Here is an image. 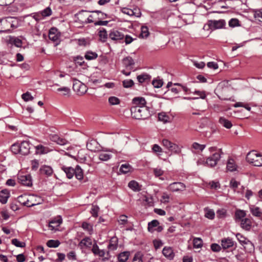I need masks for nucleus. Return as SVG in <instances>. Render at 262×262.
I'll list each match as a JSON object with an SVG mask.
<instances>
[{
  "instance_id": "1a4fd4ad",
  "label": "nucleus",
  "mask_w": 262,
  "mask_h": 262,
  "mask_svg": "<svg viewBox=\"0 0 262 262\" xmlns=\"http://www.w3.org/2000/svg\"><path fill=\"white\" fill-rule=\"evenodd\" d=\"M186 188V185L182 182H173L170 184L167 189L169 191L174 192H182Z\"/></svg>"
},
{
  "instance_id": "7ed1b4c3",
  "label": "nucleus",
  "mask_w": 262,
  "mask_h": 262,
  "mask_svg": "<svg viewBox=\"0 0 262 262\" xmlns=\"http://www.w3.org/2000/svg\"><path fill=\"white\" fill-rule=\"evenodd\" d=\"M246 160L255 166H262V154L258 153L255 150L248 152Z\"/></svg>"
},
{
  "instance_id": "c9c22d12",
  "label": "nucleus",
  "mask_w": 262,
  "mask_h": 262,
  "mask_svg": "<svg viewBox=\"0 0 262 262\" xmlns=\"http://www.w3.org/2000/svg\"><path fill=\"white\" fill-rule=\"evenodd\" d=\"M205 216L210 220H213L215 217V213L213 209L208 208H204Z\"/></svg>"
},
{
  "instance_id": "7c9ffc66",
  "label": "nucleus",
  "mask_w": 262,
  "mask_h": 262,
  "mask_svg": "<svg viewBox=\"0 0 262 262\" xmlns=\"http://www.w3.org/2000/svg\"><path fill=\"white\" fill-rule=\"evenodd\" d=\"M237 165L233 159H229L227 163V169L230 171H234L237 169Z\"/></svg>"
},
{
  "instance_id": "774afa93",
  "label": "nucleus",
  "mask_w": 262,
  "mask_h": 262,
  "mask_svg": "<svg viewBox=\"0 0 262 262\" xmlns=\"http://www.w3.org/2000/svg\"><path fill=\"white\" fill-rule=\"evenodd\" d=\"M229 26L231 27H235L239 26V20L236 18H232L229 21Z\"/></svg>"
},
{
  "instance_id": "f704fd0d",
  "label": "nucleus",
  "mask_w": 262,
  "mask_h": 262,
  "mask_svg": "<svg viewBox=\"0 0 262 262\" xmlns=\"http://www.w3.org/2000/svg\"><path fill=\"white\" fill-rule=\"evenodd\" d=\"M132 167L128 164H123L121 165L119 171L121 173L126 174L132 170Z\"/></svg>"
},
{
  "instance_id": "a211bd4d",
  "label": "nucleus",
  "mask_w": 262,
  "mask_h": 262,
  "mask_svg": "<svg viewBox=\"0 0 262 262\" xmlns=\"http://www.w3.org/2000/svg\"><path fill=\"white\" fill-rule=\"evenodd\" d=\"M241 227L242 229L249 231L252 227V222L250 219L248 218H245L240 222Z\"/></svg>"
},
{
  "instance_id": "4be33fe9",
  "label": "nucleus",
  "mask_w": 262,
  "mask_h": 262,
  "mask_svg": "<svg viewBox=\"0 0 262 262\" xmlns=\"http://www.w3.org/2000/svg\"><path fill=\"white\" fill-rule=\"evenodd\" d=\"M40 171L41 174H45L47 177L51 176L53 173L52 168L48 165H43L40 168Z\"/></svg>"
},
{
  "instance_id": "c03bdc74",
  "label": "nucleus",
  "mask_w": 262,
  "mask_h": 262,
  "mask_svg": "<svg viewBox=\"0 0 262 262\" xmlns=\"http://www.w3.org/2000/svg\"><path fill=\"white\" fill-rule=\"evenodd\" d=\"M192 147L196 151H202L206 147V145L200 144L197 142H194L192 144Z\"/></svg>"
},
{
  "instance_id": "f257e3e1",
  "label": "nucleus",
  "mask_w": 262,
  "mask_h": 262,
  "mask_svg": "<svg viewBox=\"0 0 262 262\" xmlns=\"http://www.w3.org/2000/svg\"><path fill=\"white\" fill-rule=\"evenodd\" d=\"M19 26V21L16 18L8 17L0 19V32L10 33L12 30Z\"/></svg>"
},
{
  "instance_id": "79ce46f5",
  "label": "nucleus",
  "mask_w": 262,
  "mask_h": 262,
  "mask_svg": "<svg viewBox=\"0 0 262 262\" xmlns=\"http://www.w3.org/2000/svg\"><path fill=\"white\" fill-rule=\"evenodd\" d=\"M84 57L86 59L91 60L96 59L98 57V55L96 52L89 51L85 53Z\"/></svg>"
},
{
  "instance_id": "37998d69",
  "label": "nucleus",
  "mask_w": 262,
  "mask_h": 262,
  "mask_svg": "<svg viewBox=\"0 0 262 262\" xmlns=\"http://www.w3.org/2000/svg\"><path fill=\"white\" fill-rule=\"evenodd\" d=\"M253 16L258 21L262 23V11L259 9L253 11Z\"/></svg>"
},
{
  "instance_id": "69168bd1",
  "label": "nucleus",
  "mask_w": 262,
  "mask_h": 262,
  "mask_svg": "<svg viewBox=\"0 0 262 262\" xmlns=\"http://www.w3.org/2000/svg\"><path fill=\"white\" fill-rule=\"evenodd\" d=\"M127 216L125 215H121L119 216L118 222L120 225H124L127 223Z\"/></svg>"
},
{
  "instance_id": "6ab92c4d",
  "label": "nucleus",
  "mask_w": 262,
  "mask_h": 262,
  "mask_svg": "<svg viewBox=\"0 0 262 262\" xmlns=\"http://www.w3.org/2000/svg\"><path fill=\"white\" fill-rule=\"evenodd\" d=\"M118 239L116 236H114L110 240L109 244L107 246V248L110 251H114L118 248Z\"/></svg>"
},
{
  "instance_id": "c756f323",
  "label": "nucleus",
  "mask_w": 262,
  "mask_h": 262,
  "mask_svg": "<svg viewBox=\"0 0 262 262\" xmlns=\"http://www.w3.org/2000/svg\"><path fill=\"white\" fill-rule=\"evenodd\" d=\"M160 224L159 222L157 220H154L148 223V231L150 233L155 231V229Z\"/></svg>"
},
{
  "instance_id": "b1692460",
  "label": "nucleus",
  "mask_w": 262,
  "mask_h": 262,
  "mask_svg": "<svg viewBox=\"0 0 262 262\" xmlns=\"http://www.w3.org/2000/svg\"><path fill=\"white\" fill-rule=\"evenodd\" d=\"M250 210L253 216L258 217L262 219V212L259 207L254 205H251L250 206Z\"/></svg>"
},
{
  "instance_id": "4c0bfd02",
  "label": "nucleus",
  "mask_w": 262,
  "mask_h": 262,
  "mask_svg": "<svg viewBox=\"0 0 262 262\" xmlns=\"http://www.w3.org/2000/svg\"><path fill=\"white\" fill-rule=\"evenodd\" d=\"M83 229L86 231L89 234H92L93 231V225L87 222H83L81 225Z\"/></svg>"
},
{
  "instance_id": "a878e982",
  "label": "nucleus",
  "mask_w": 262,
  "mask_h": 262,
  "mask_svg": "<svg viewBox=\"0 0 262 262\" xmlns=\"http://www.w3.org/2000/svg\"><path fill=\"white\" fill-rule=\"evenodd\" d=\"M61 169L65 172L66 176L68 179H72L74 175L75 168H72V167H67L65 166H62L61 167Z\"/></svg>"
},
{
  "instance_id": "2f4dec72",
  "label": "nucleus",
  "mask_w": 262,
  "mask_h": 262,
  "mask_svg": "<svg viewBox=\"0 0 262 262\" xmlns=\"http://www.w3.org/2000/svg\"><path fill=\"white\" fill-rule=\"evenodd\" d=\"M158 119L164 123L170 121V117L165 112H161L158 114Z\"/></svg>"
},
{
  "instance_id": "6e6d98bb",
  "label": "nucleus",
  "mask_w": 262,
  "mask_h": 262,
  "mask_svg": "<svg viewBox=\"0 0 262 262\" xmlns=\"http://www.w3.org/2000/svg\"><path fill=\"white\" fill-rule=\"evenodd\" d=\"M99 36L103 41H105L107 37L106 31L104 29H102L99 31Z\"/></svg>"
},
{
  "instance_id": "aec40b11",
  "label": "nucleus",
  "mask_w": 262,
  "mask_h": 262,
  "mask_svg": "<svg viewBox=\"0 0 262 262\" xmlns=\"http://www.w3.org/2000/svg\"><path fill=\"white\" fill-rule=\"evenodd\" d=\"M122 63L123 66L128 70H131L135 64L133 59L129 56L124 58L123 59Z\"/></svg>"
},
{
  "instance_id": "338daca9",
  "label": "nucleus",
  "mask_w": 262,
  "mask_h": 262,
  "mask_svg": "<svg viewBox=\"0 0 262 262\" xmlns=\"http://www.w3.org/2000/svg\"><path fill=\"white\" fill-rule=\"evenodd\" d=\"M240 183L236 181L235 179H232L230 181V187L235 190L236 188L239 185Z\"/></svg>"
},
{
  "instance_id": "393cba45",
  "label": "nucleus",
  "mask_w": 262,
  "mask_h": 262,
  "mask_svg": "<svg viewBox=\"0 0 262 262\" xmlns=\"http://www.w3.org/2000/svg\"><path fill=\"white\" fill-rule=\"evenodd\" d=\"M234 245V242L231 238H225L222 240L221 245L224 249H226L232 247Z\"/></svg>"
},
{
  "instance_id": "f3484780",
  "label": "nucleus",
  "mask_w": 262,
  "mask_h": 262,
  "mask_svg": "<svg viewBox=\"0 0 262 262\" xmlns=\"http://www.w3.org/2000/svg\"><path fill=\"white\" fill-rule=\"evenodd\" d=\"M92 240L90 237H85L82 239L79 244V246L81 249H86L91 248V246H93Z\"/></svg>"
},
{
  "instance_id": "13d9d810",
  "label": "nucleus",
  "mask_w": 262,
  "mask_h": 262,
  "mask_svg": "<svg viewBox=\"0 0 262 262\" xmlns=\"http://www.w3.org/2000/svg\"><path fill=\"white\" fill-rule=\"evenodd\" d=\"M122 84L124 88H129L134 84V82L132 79H126L123 81Z\"/></svg>"
},
{
  "instance_id": "a18cd8bd",
  "label": "nucleus",
  "mask_w": 262,
  "mask_h": 262,
  "mask_svg": "<svg viewBox=\"0 0 262 262\" xmlns=\"http://www.w3.org/2000/svg\"><path fill=\"white\" fill-rule=\"evenodd\" d=\"M193 245L195 248H201L203 246L202 239L200 237H195L193 240Z\"/></svg>"
},
{
  "instance_id": "bf43d9fd",
  "label": "nucleus",
  "mask_w": 262,
  "mask_h": 262,
  "mask_svg": "<svg viewBox=\"0 0 262 262\" xmlns=\"http://www.w3.org/2000/svg\"><path fill=\"white\" fill-rule=\"evenodd\" d=\"M216 214L219 218H224L226 216L227 211L224 208L220 209L216 211Z\"/></svg>"
},
{
  "instance_id": "de8ad7c7",
  "label": "nucleus",
  "mask_w": 262,
  "mask_h": 262,
  "mask_svg": "<svg viewBox=\"0 0 262 262\" xmlns=\"http://www.w3.org/2000/svg\"><path fill=\"white\" fill-rule=\"evenodd\" d=\"M148 28L146 26H142L141 28L140 37L143 38H147L149 35Z\"/></svg>"
},
{
  "instance_id": "49530a36",
  "label": "nucleus",
  "mask_w": 262,
  "mask_h": 262,
  "mask_svg": "<svg viewBox=\"0 0 262 262\" xmlns=\"http://www.w3.org/2000/svg\"><path fill=\"white\" fill-rule=\"evenodd\" d=\"M112 155L105 152H102L99 154V159L101 161H106L112 158Z\"/></svg>"
},
{
  "instance_id": "2eb2a0df",
  "label": "nucleus",
  "mask_w": 262,
  "mask_h": 262,
  "mask_svg": "<svg viewBox=\"0 0 262 262\" xmlns=\"http://www.w3.org/2000/svg\"><path fill=\"white\" fill-rule=\"evenodd\" d=\"M38 199L37 202H33V199H34V196L33 195L28 196L27 199L25 200L24 205L25 206L28 207H31L39 204H40L42 203L43 200L41 198H37Z\"/></svg>"
},
{
  "instance_id": "58836bf2",
  "label": "nucleus",
  "mask_w": 262,
  "mask_h": 262,
  "mask_svg": "<svg viewBox=\"0 0 262 262\" xmlns=\"http://www.w3.org/2000/svg\"><path fill=\"white\" fill-rule=\"evenodd\" d=\"M220 123L227 128H230L232 124L230 121L224 117H221L219 119Z\"/></svg>"
},
{
  "instance_id": "0eeeda50",
  "label": "nucleus",
  "mask_w": 262,
  "mask_h": 262,
  "mask_svg": "<svg viewBox=\"0 0 262 262\" xmlns=\"http://www.w3.org/2000/svg\"><path fill=\"white\" fill-rule=\"evenodd\" d=\"M17 147L19 153L23 155H27L30 152L31 144L28 141H24L20 144H14L13 149Z\"/></svg>"
},
{
  "instance_id": "603ef678",
  "label": "nucleus",
  "mask_w": 262,
  "mask_h": 262,
  "mask_svg": "<svg viewBox=\"0 0 262 262\" xmlns=\"http://www.w3.org/2000/svg\"><path fill=\"white\" fill-rule=\"evenodd\" d=\"M11 243L17 247L24 248L26 246L25 242H21L17 238L12 239Z\"/></svg>"
},
{
  "instance_id": "e2e57ef3",
  "label": "nucleus",
  "mask_w": 262,
  "mask_h": 262,
  "mask_svg": "<svg viewBox=\"0 0 262 262\" xmlns=\"http://www.w3.org/2000/svg\"><path fill=\"white\" fill-rule=\"evenodd\" d=\"M21 98L25 101H29L33 99V97L28 92L24 93L21 95Z\"/></svg>"
},
{
  "instance_id": "423d86ee",
  "label": "nucleus",
  "mask_w": 262,
  "mask_h": 262,
  "mask_svg": "<svg viewBox=\"0 0 262 262\" xmlns=\"http://www.w3.org/2000/svg\"><path fill=\"white\" fill-rule=\"evenodd\" d=\"M73 89L79 95L85 94L87 91L86 85L76 79H73Z\"/></svg>"
},
{
  "instance_id": "09e8293b",
  "label": "nucleus",
  "mask_w": 262,
  "mask_h": 262,
  "mask_svg": "<svg viewBox=\"0 0 262 262\" xmlns=\"http://www.w3.org/2000/svg\"><path fill=\"white\" fill-rule=\"evenodd\" d=\"M60 245V242L58 240L51 239L47 242V245L50 248H57Z\"/></svg>"
},
{
  "instance_id": "ea45409f",
  "label": "nucleus",
  "mask_w": 262,
  "mask_h": 262,
  "mask_svg": "<svg viewBox=\"0 0 262 262\" xmlns=\"http://www.w3.org/2000/svg\"><path fill=\"white\" fill-rule=\"evenodd\" d=\"M52 140L54 142H56L58 144L61 145H66L68 142V141L65 139L60 138L57 135L53 136Z\"/></svg>"
},
{
  "instance_id": "e433bc0d",
  "label": "nucleus",
  "mask_w": 262,
  "mask_h": 262,
  "mask_svg": "<svg viewBox=\"0 0 262 262\" xmlns=\"http://www.w3.org/2000/svg\"><path fill=\"white\" fill-rule=\"evenodd\" d=\"M129 255V252L125 251L120 253L118 256V259L119 262H126Z\"/></svg>"
},
{
  "instance_id": "20e7f679",
  "label": "nucleus",
  "mask_w": 262,
  "mask_h": 262,
  "mask_svg": "<svg viewBox=\"0 0 262 262\" xmlns=\"http://www.w3.org/2000/svg\"><path fill=\"white\" fill-rule=\"evenodd\" d=\"M162 143L163 146L168 149L169 151L174 154H179L181 152L182 146L173 143L169 140L164 139L162 140Z\"/></svg>"
},
{
  "instance_id": "39448f33",
  "label": "nucleus",
  "mask_w": 262,
  "mask_h": 262,
  "mask_svg": "<svg viewBox=\"0 0 262 262\" xmlns=\"http://www.w3.org/2000/svg\"><path fill=\"white\" fill-rule=\"evenodd\" d=\"M92 251L95 256L102 257V260L104 261L108 260L111 257L108 251L106 252L104 250L100 249L98 246L95 242L93 245Z\"/></svg>"
},
{
  "instance_id": "ddd939ff",
  "label": "nucleus",
  "mask_w": 262,
  "mask_h": 262,
  "mask_svg": "<svg viewBox=\"0 0 262 262\" xmlns=\"http://www.w3.org/2000/svg\"><path fill=\"white\" fill-rule=\"evenodd\" d=\"M19 182L25 186H31L32 184V178L30 174H21L18 176Z\"/></svg>"
},
{
  "instance_id": "9b49d317",
  "label": "nucleus",
  "mask_w": 262,
  "mask_h": 262,
  "mask_svg": "<svg viewBox=\"0 0 262 262\" xmlns=\"http://www.w3.org/2000/svg\"><path fill=\"white\" fill-rule=\"evenodd\" d=\"M109 38L115 42H119L124 37L123 33L117 30H112L109 33Z\"/></svg>"
},
{
  "instance_id": "0e129e2a",
  "label": "nucleus",
  "mask_w": 262,
  "mask_h": 262,
  "mask_svg": "<svg viewBox=\"0 0 262 262\" xmlns=\"http://www.w3.org/2000/svg\"><path fill=\"white\" fill-rule=\"evenodd\" d=\"M154 175L156 177H159L162 176L164 173V171L159 167L155 168L153 169Z\"/></svg>"
},
{
  "instance_id": "864d4df0",
  "label": "nucleus",
  "mask_w": 262,
  "mask_h": 262,
  "mask_svg": "<svg viewBox=\"0 0 262 262\" xmlns=\"http://www.w3.org/2000/svg\"><path fill=\"white\" fill-rule=\"evenodd\" d=\"M108 102L111 105H117L120 102V99L115 96H111L108 99Z\"/></svg>"
},
{
  "instance_id": "4d7b16f0",
  "label": "nucleus",
  "mask_w": 262,
  "mask_h": 262,
  "mask_svg": "<svg viewBox=\"0 0 262 262\" xmlns=\"http://www.w3.org/2000/svg\"><path fill=\"white\" fill-rule=\"evenodd\" d=\"M152 84L155 88H160L163 85V82L162 79H155L152 80Z\"/></svg>"
},
{
  "instance_id": "f03ea898",
  "label": "nucleus",
  "mask_w": 262,
  "mask_h": 262,
  "mask_svg": "<svg viewBox=\"0 0 262 262\" xmlns=\"http://www.w3.org/2000/svg\"><path fill=\"white\" fill-rule=\"evenodd\" d=\"M132 116L136 119H144L150 116V112L146 106H133L130 108Z\"/></svg>"
},
{
  "instance_id": "dca6fc26",
  "label": "nucleus",
  "mask_w": 262,
  "mask_h": 262,
  "mask_svg": "<svg viewBox=\"0 0 262 262\" xmlns=\"http://www.w3.org/2000/svg\"><path fill=\"white\" fill-rule=\"evenodd\" d=\"M162 253L163 255L169 260L173 259L175 255L172 248L170 247H164L162 250Z\"/></svg>"
},
{
  "instance_id": "473e14b6",
  "label": "nucleus",
  "mask_w": 262,
  "mask_h": 262,
  "mask_svg": "<svg viewBox=\"0 0 262 262\" xmlns=\"http://www.w3.org/2000/svg\"><path fill=\"white\" fill-rule=\"evenodd\" d=\"M133 102L135 105V106H146V100L143 97H135L133 99Z\"/></svg>"
},
{
  "instance_id": "bb28decb",
  "label": "nucleus",
  "mask_w": 262,
  "mask_h": 262,
  "mask_svg": "<svg viewBox=\"0 0 262 262\" xmlns=\"http://www.w3.org/2000/svg\"><path fill=\"white\" fill-rule=\"evenodd\" d=\"M98 143L96 140H90L86 144L87 148L92 151H95L98 149Z\"/></svg>"
},
{
  "instance_id": "5fc2aeb1",
  "label": "nucleus",
  "mask_w": 262,
  "mask_h": 262,
  "mask_svg": "<svg viewBox=\"0 0 262 262\" xmlns=\"http://www.w3.org/2000/svg\"><path fill=\"white\" fill-rule=\"evenodd\" d=\"M193 94L196 95L198 96L196 97L193 98V99L201 98V99H205L206 97V94L205 92L204 91H194V92H192Z\"/></svg>"
},
{
  "instance_id": "8fccbe9b",
  "label": "nucleus",
  "mask_w": 262,
  "mask_h": 262,
  "mask_svg": "<svg viewBox=\"0 0 262 262\" xmlns=\"http://www.w3.org/2000/svg\"><path fill=\"white\" fill-rule=\"evenodd\" d=\"M236 237L239 243L242 245L244 246L247 243V241H248L249 239H247L246 237L243 236L242 234L240 233H237L236 234Z\"/></svg>"
},
{
  "instance_id": "4468645a",
  "label": "nucleus",
  "mask_w": 262,
  "mask_h": 262,
  "mask_svg": "<svg viewBox=\"0 0 262 262\" xmlns=\"http://www.w3.org/2000/svg\"><path fill=\"white\" fill-rule=\"evenodd\" d=\"M226 23L224 20H210L208 22V26L211 30H215L223 28L225 26Z\"/></svg>"
},
{
  "instance_id": "cd10ccee",
  "label": "nucleus",
  "mask_w": 262,
  "mask_h": 262,
  "mask_svg": "<svg viewBox=\"0 0 262 262\" xmlns=\"http://www.w3.org/2000/svg\"><path fill=\"white\" fill-rule=\"evenodd\" d=\"M128 187L135 192H138L141 189V185L135 180L130 181L128 184Z\"/></svg>"
},
{
  "instance_id": "72a5a7b5",
  "label": "nucleus",
  "mask_w": 262,
  "mask_h": 262,
  "mask_svg": "<svg viewBox=\"0 0 262 262\" xmlns=\"http://www.w3.org/2000/svg\"><path fill=\"white\" fill-rule=\"evenodd\" d=\"M75 171L74 172V175L75 176L76 179L79 180H81L83 178V172L81 168L79 166L77 165L74 169Z\"/></svg>"
},
{
  "instance_id": "412c9836",
  "label": "nucleus",
  "mask_w": 262,
  "mask_h": 262,
  "mask_svg": "<svg viewBox=\"0 0 262 262\" xmlns=\"http://www.w3.org/2000/svg\"><path fill=\"white\" fill-rule=\"evenodd\" d=\"M10 196V192L7 189H4L0 191V202L4 204L7 202L8 199Z\"/></svg>"
},
{
  "instance_id": "5701e85b",
  "label": "nucleus",
  "mask_w": 262,
  "mask_h": 262,
  "mask_svg": "<svg viewBox=\"0 0 262 262\" xmlns=\"http://www.w3.org/2000/svg\"><path fill=\"white\" fill-rule=\"evenodd\" d=\"M137 78L139 82L141 83H148L150 81L151 76L147 73H143L138 75Z\"/></svg>"
},
{
  "instance_id": "052dcab7",
  "label": "nucleus",
  "mask_w": 262,
  "mask_h": 262,
  "mask_svg": "<svg viewBox=\"0 0 262 262\" xmlns=\"http://www.w3.org/2000/svg\"><path fill=\"white\" fill-rule=\"evenodd\" d=\"M57 92H62L63 96L68 95L70 92V89L68 87L63 86L57 89Z\"/></svg>"
},
{
  "instance_id": "a19ab883",
  "label": "nucleus",
  "mask_w": 262,
  "mask_h": 262,
  "mask_svg": "<svg viewBox=\"0 0 262 262\" xmlns=\"http://www.w3.org/2000/svg\"><path fill=\"white\" fill-rule=\"evenodd\" d=\"M245 250L249 253H251L254 250V247L253 243L249 240L247 241L245 245L243 246Z\"/></svg>"
},
{
  "instance_id": "9d476101",
  "label": "nucleus",
  "mask_w": 262,
  "mask_h": 262,
  "mask_svg": "<svg viewBox=\"0 0 262 262\" xmlns=\"http://www.w3.org/2000/svg\"><path fill=\"white\" fill-rule=\"evenodd\" d=\"M62 219L61 216L57 217L51 220L49 223V228L52 231H56L58 230V228L61 224Z\"/></svg>"
},
{
  "instance_id": "c85d7f7f",
  "label": "nucleus",
  "mask_w": 262,
  "mask_h": 262,
  "mask_svg": "<svg viewBox=\"0 0 262 262\" xmlns=\"http://www.w3.org/2000/svg\"><path fill=\"white\" fill-rule=\"evenodd\" d=\"M246 215V212L244 210L237 209L235 212V218L236 223L239 222L243 219H245Z\"/></svg>"
},
{
  "instance_id": "680f3d73",
  "label": "nucleus",
  "mask_w": 262,
  "mask_h": 262,
  "mask_svg": "<svg viewBox=\"0 0 262 262\" xmlns=\"http://www.w3.org/2000/svg\"><path fill=\"white\" fill-rule=\"evenodd\" d=\"M40 14L43 17L49 16L52 14V10L50 7H47L41 11Z\"/></svg>"
},
{
  "instance_id": "6e6552de",
  "label": "nucleus",
  "mask_w": 262,
  "mask_h": 262,
  "mask_svg": "<svg viewBox=\"0 0 262 262\" xmlns=\"http://www.w3.org/2000/svg\"><path fill=\"white\" fill-rule=\"evenodd\" d=\"M220 152H215L206 159V166L213 167L216 165L218 161L221 159Z\"/></svg>"
},
{
  "instance_id": "f8f14e48",
  "label": "nucleus",
  "mask_w": 262,
  "mask_h": 262,
  "mask_svg": "<svg viewBox=\"0 0 262 262\" xmlns=\"http://www.w3.org/2000/svg\"><path fill=\"white\" fill-rule=\"evenodd\" d=\"M60 34L58 30L55 28H52L49 32V39L58 45L60 42Z\"/></svg>"
},
{
  "instance_id": "3c124183",
  "label": "nucleus",
  "mask_w": 262,
  "mask_h": 262,
  "mask_svg": "<svg viewBox=\"0 0 262 262\" xmlns=\"http://www.w3.org/2000/svg\"><path fill=\"white\" fill-rule=\"evenodd\" d=\"M36 152L37 154H43L48 152V149L46 147L42 145H38L35 146Z\"/></svg>"
}]
</instances>
